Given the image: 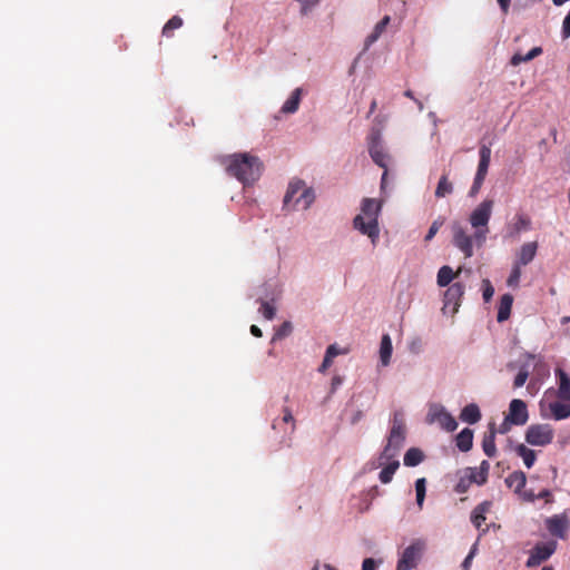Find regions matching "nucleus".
Listing matches in <instances>:
<instances>
[{
  "label": "nucleus",
  "mask_w": 570,
  "mask_h": 570,
  "mask_svg": "<svg viewBox=\"0 0 570 570\" xmlns=\"http://www.w3.org/2000/svg\"><path fill=\"white\" fill-rule=\"evenodd\" d=\"M222 164L227 174L244 185H250L259 179L263 164L257 156L238 153L224 157Z\"/></svg>",
  "instance_id": "f257e3e1"
},
{
  "label": "nucleus",
  "mask_w": 570,
  "mask_h": 570,
  "mask_svg": "<svg viewBox=\"0 0 570 570\" xmlns=\"http://www.w3.org/2000/svg\"><path fill=\"white\" fill-rule=\"evenodd\" d=\"M382 209V203L375 198H363L361 203V213L353 219V227L362 235H366L373 245L376 244L380 236L379 216Z\"/></svg>",
  "instance_id": "f03ea898"
},
{
  "label": "nucleus",
  "mask_w": 570,
  "mask_h": 570,
  "mask_svg": "<svg viewBox=\"0 0 570 570\" xmlns=\"http://www.w3.org/2000/svg\"><path fill=\"white\" fill-rule=\"evenodd\" d=\"M406 436V426L404 414L401 411H395L392 419V426L387 436V442L381 452L379 460L380 464L384 461L392 460L397 456L400 450L403 448Z\"/></svg>",
  "instance_id": "7ed1b4c3"
},
{
  "label": "nucleus",
  "mask_w": 570,
  "mask_h": 570,
  "mask_svg": "<svg viewBox=\"0 0 570 570\" xmlns=\"http://www.w3.org/2000/svg\"><path fill=\"white\" fill-rule=\"evenodd\" d=\"M494 207L493 199H483L470 214L469 222L475 229L474 240L478 247L483 246L489 233L488 224L490 222Z\"/></svg>",
  "instance_id": "20e7f679"
},
{
  "label": "nucleus",
  "mask_w": 570,
  "mask_h": 570,
  "mask_svg": "<svg viewBox=\"0 0 570 570\" xmlns=\"http://www.w3.org/2000/svg\"><path fill=\"white\" fill-rule=\"evenodd\" d=\"M479 156L480 160L478 169L473 179V184L469 190L470 197H475L482 188L491 161V148L487 145H481L479 149Z\"/></svg>",
  "instance_id": "39448f33"
},
{
  "label": "nucleus",
  "mask_w": 570,
  "mask_h": 570,
  "mask_svg": "<svg viewBox=\"0 0 570 570\" xmlns=\"http://www.w3.org/2000/svg\"><path fill=\"white\" fill-rule=\"evenodd\" d=\"M424 549H425L424 541H422V540L413 541L402 552V554L397 561L396 570L414 569L417 566L419 561L421 560Z\"/></svg>",
  "instance_id": "423d86ee"
},
{
  "label": "nucleus",
  "mask_w": 570,
  "mask_h": 570,
  "mask_svg": "<svg viewBox=\"0 0 570 570\" xmlns=\"http://www.w3.org/2000/svg\"><path fill=\"white\" fill-rule=\"evenodd\" d=\"M553 436V429L549 424H532L525 432V441L534 446H546L550 444Z\"/></svg>",
  "instance_id": "0eeeda50"
},
{
  "label": "nucleus",
  "mask_w": 570,
  "mask_h": 570,
  "mask_svg": "<svg viewBox=\"0 0 570 570\" xmlns=\"http://www.w3.org/2000/svg\"><path fill=\"white\" fill-rule=\"evenodd\" d=\"M556 549V541L535 544L527 560V567L532 568L541 564L554 553Z\"/></svg>",
  "instance_id": "6e6552de"
},
{
  "label": "nucleus",
  "mask_w": 570,
  "mask_h": 570,
  "mask_svg": "<svg viewBox=\"0 0 570 570\" xmlns=\"http://www.w3.org/2000/svg\"><path fill=\"white\" fill-rule=\"evenodd\" d=\"M452 230L454 246L458 247L466 258L472 257L473 243H475L474 235H468L465 229L459 224H454Z\"/></svg>",
  "instance_id": "1a4fd4ad"
},
{
  "label": "nucleus",
  "mask_w": 570,
  "mask_h": 570,
  "mask_svg": "<svg viewBox=\"0 0 570 570\" xmlns=\"http://www.w3.org/2000/svg\"><path fill=\"white\" fill-rule=\"evenodd\" d=\"M546 528L553 537L564 539L570 529V521L566 512L546 519Z\"/></svg>",
  "instance_id": "9d476101"
},
{
  "label": "nucleus",
  "mask_w": 570,
  "mask_h": 570,
  "mask_svg": "<svg viewBox=\"0 0 570 570\" xmlns=\"http://www.w3.org/2000/svg\"><path fill=\"white\" fill-rule=\"evenodd\" d=\"M507 416L514 425H524L529 419L527 404L520 399H513L510 402Z\"/></svg>",
  "instance_id": "9b49d317"
},
{
  "label": "nucleus",
  "mask_w": 570,
  "mask_h": 570,
  "mask_svg": "<svg viewBox=\"0 0 570 570\" xmlns=\"http://www.w3.org/2000/svg\"><path fill=\"white\" fill-rule=\"evenodd\" d=\"M272 428L273 430L283 431L284 435L281 440L282 443H285L287 440H289L291 435L295 431V420L289 409L284 410V414L281 419L274 420Z\"/></svg>",
  "instance_id": "f8f14e48"
},
{
  "label": "nucleus",
  "mask_w": 570,
  "mask_h": 570,
  "mask_svg": "<svg viewBox=\"0 0 570 570\" xmlns=\"http://www.w3.org/2000/svg\"><path fill=\"white\" fill-rule=\"evenodd\" d=\"M491 507V501H483L480 504H478L471 513V522L478 530H481V534H484L488 531L487 528L481 529V527L485 521V514L490 511Z\"/></svg>",
  "instance_id": "ddd939ff"
},
{
  "label": "nucleus",
  "mask_w": 570,
  "mask_h": 570,
  "mask_svg": "<svg viewBox=\"0 0 570 570\" xmlns=\"http://www.w3.org/2000/svg\"><path fill=\"white\" fill-rule=\"evenodd\" d=\"M315 200L314 189L311 187H305L292 202L289 209H307Z\"/></svg>",
  "instance_id": "4468645a"
},
{
  "label": "nucleus",
  "mask_w": 570,
  "mask_h": 570,
  "mask_svg": "<svg viewBox=\"0 0 570 570\" xmlns=\"http://www.w3.org/2000/svg\"><path fill=\"white\" fill-rule=\"evenodd\" d=\"M464 295V285L461 283H454L448 287L444 299L445 305H453L454 309L460 305L461 298Z\"/></svg>",
  "instance_id": "2eb2a0df"
},
{
  "label": "nucleus",
  "mask_w": 570,
  "mask_h": 570,
  "mask_svg": "<svg viewBox=\"0 0 570 570\" xmlns=\"http://www.w3.org/2000/svg\"><path fill=\"white\" fill-rule=\"evenodd\" d=\"M556 375L558 377L559 387H558V397L563 402L570 401V377L569 375L562 370L557 368Z\"/></svg>",
  "instance_id": "dca6fc26"
},
{
  "label": "nucleus",
  "mask_w": 570,
  "mask_h": 570,
  "mask_svg": "<svg viewBox=\"0 0 570 570\" xmlns=\"http://www.w3.org/2000/svg\"><path fill=\"white\" fill-rule=\"evenodd\" d=\"M537 249H538L537 242L524 243L518 253V261L515 264H519L520 266L521 265L525 266L529 263H531L533 261V258L535 257Z\"/></svg>",
  "instance_id": "f3484780"
},
{
  "label": "nucleus",
  "mask_w": 570,
  "mask_h": 570,
  "mask_svg": "<svg viewBox=\"0 0 570 570\" xmlns=\"http://www.w3.org/2000/svg\"><path fill=\"white\" fill-rule=\"evenodd\" d=\"M531 228V219L524 214H518L514 217V223L509 227L508 235L510 237H517L522 232H527Z\"/></svg>",
  "instance_id": "a211bd4d"
},
{
  "label": "nucleus",
  "mask_w": 570,
  "mask_h": 570,
  "mask_svg": "<svg viewBox=\"0 0 570 570\" xmlns=\"http://www.w3.org/2000/svg\"><path fill=\"white\" fill-rule=\"evenodd\" d=\"M306 187L304 180L294 178L289 181L286 194L284 196V207L289 208L295 197Z\"/></svg>",
  "instance_id": "6ab92c4d"
},
{
  "label": "nucleus",
  "mask_w": 570,
  "mask_h": 570,
  "mask_svg": "<svg viewBox=\"0 0 570 570\" xmlns=\"http://www.w3.org/2000/svg\"><path fill=\"white\" fill-rule=\"evenodd\" d=\"M490 463L483 460L478 468H468L466 473L471 475L472 480L479 485H483L488 481Z\"/></svg>",
  "instance_id": "aec40b11"
},
{
  "label": "nucleus",
  "mask_w": 570,
  "mask_h": 570,
  "mask_svg": "<svg viewBox=\"0 0 570 570\" xmlns=\"http://www.w3.org/2000/svg\"><path fill=\"white\" fill-rule=\"evenodd\" d=\"M527 483L525 473L522 471H514L505 479L508 488L513 489L514 493L521 494Z\"/></svg>",
  "instance_id": "412c9836"
},
{
  "label": "nucleus",
  "mask_w": 570,
  "mask_h": 570,
  "mask_svg": "<svg viewBox=\"0 0 570 570\" xmlns=\"http://www.w3.org/2000/svg\"><path fill=\"white\" fill-rule=\"evenodd\" d=\"M368 151H370V155H371L373 161L376 165H379L380 167L386 168L387 155L385 154L384 148L377 138H373V140L370 145Z\"/></svg>",
  "instance_id": "4be33fe9"
},
{
  "label": "nucleus",
  "mask_w": 570,
  "mask_h": 570,
  "mask_svg": "<svg viewBox=\"0 0 570 570\" xmlns=\"http://www.w3.org/2000/svg\"><path fill=\"white\" fill-rule=\"evenodd\" d=\"M495 434H497L495 424L491 423L489 425V432L484 434L483 440H482L483 452L489 458H493L497 454Z\"/></svg>",
  "instance_id": "5701e85b"
},
{
  "label": "nucleus",
  "mask_w": 570,
  "mask_h": 570,
  "mask_svg": "<svg viewBox=\"0 0 570 570\" xmlns=\"http://www.w3.org/2000/svg\"><path fill=\"white\" fill-rule=\"evenodd\" d=\"M513 304V296L511 294H504L501 296L498 306V322H504L510 317L511 308Z\"/></svg>",
  "instance_id": "b1692460"
},
{
  "label": "nucleus",
  "mask_w": 570,
  "mask_h": 570,
  "mask_svg": "<svg viewBox=\"0 0 570 570\" xmlns=\"http://www.w3.org/2000/svg\"><path fill=\"white\" fill-rule=\"evenodd\" d=\"M383 461H384V463L382 464L383 469L380 472L379 478L382 483L386 484L392 481L394 473L396 472V470L400 466V462L396 458L389 460V461H385V460H383Z\"/></svg>",
  "instance_id": "393cba45"
},
{
  "label": "nucleus",
  "mask_w": 570,
  "mask_h": 570,
  "mask_svg": "<svg viewBox=\"0 0 570 570\" xmlns=\"http://www.w3.org/2000/svg\"><path fill=\"white\" fill-rule=\"evenodd\" d=\"M460 419L469 424H475L481 419L479 406L474 403L465 405L461 411Z\"/></svg>",
  "instance_id": "a878e982"
},
{
  "label": "nucleus",
  "mask_w": 570,
  "mask_h": 570,
  "mask_svg": "<svg viewBox=\"0 0 570 570\" xmlns=\"http://www.w3.org/2000/svg\"><path fill=\"white\" fill-rule=\"evenodd\" d=\"M456 446L462 452H468L473 446V431L471 429H463L455 438Z\"/></svg>",
  "instance_id": "bb28decb"
},
{
  "label": "nucleus",
  "mask_w": 570,
  "mask_h": 570,
  "mask_svg": "<svg viewBox=\"0 0 570 570\" xmlns=\"http://www.w3.org/2000/svg\"><path fill=\"white\" fill-rule=\"evenodd\" d=\"M389 23L390 17L385 16L381 21H379L375 24L373 31L365 39V50H367L375 41H377L381 35L385 31Z\"/></svg>",
  "instance_id": "cd10ccee"
},
{
  "label": "nucleus",
  "mask_w": 570,
  "mask_h": 570,
  "mask_svg": "<svg viewBox=\"0 0 570 570\" xmlns=\"http://www.w3.org/2000/svg\"><path fill=\"white\" fill-rule=\"evenodd\" d=\"M393 352L392 340L389 334H384L380 345V361L383 366H387Z\"/></svg>",
  "instance_id": "c85d7f7f"
},
{
  "label": "nucleus",
  "mask_w": 570,
  "mask_h": 570,
  "mask_svg": "<svg viewBox=\"0 0 570 570\" xmlns=\"http://www.w3.org/2000/svg\"><path fill=\"white\" fill-rule=\"evenodd\" d=\"M433 420H436L440 425L448 432H453L458 428V422L455 419L443 410L435 413Z\"/></svg>",
  "instance_id": "c756f323"
},
{
  "label": "nucleus",
  "mask_w": 570,
  "mask_h": 570,
  "mask_svg": "<svg viewBox=\"0 0 570 570\" xmlns=\"http://www.w3.org/2000/svg\"><path fill=\"white\" fill-rule=\"evenodd\" d=\"M518 456L523 460L524 465L531 469L537 460V454L533 450L529 449L524 444H518L514 449Z\"/></svg>",
  "instance_id": "7c9ffc66"
},
{
  "label": "nucleus",
  "mask_w": 570,
  "mask_h": 570,
  "mask_svg": "<svg viewBox=\"0 0 570 570\" xmlns=\"http://www.w3.org/2000/svg\"><path fill=\"white\" fill-rule=\"evenodd\" d=\"M549 410L553 419L558 421L570 416V404L552 402L549 404Z\"/></svg>",
  "instance_id": "2f4dec72"
},
{
  "label": "nucleus",
  "mask_w": 570,
  "mask_h": 570,
  "mask_svg": "<svg viewBox=\"0 0 570 570\" xmlns=\"http://www.w3.org/2000/svg\"><path fill=\"white\" fill-rule=\"evenodd\" d=\"M423 459L424 454L420 449L411 448L405 452L403 462L406 466H416L423 461Z\"/></svg>",
  "instance_id": "473e14b6"
},
{
  "label": "nucleus",
  "mask_w": 570,
  "mask_h": 570,
  "mask_svg": "<svg viewBox=\"0 0 570 570\" xmlns=\"http://www.w3.org/2000/svg\"><path fill=\"white\" fill-rule=\"evenodd\" d=\"M302 90L299 88L295 89L289 98L284 102L282 107V111L285 114H293L298 109L301 101Z\"/></svg>",
  "instance_id": "72a5a7b5"
},
{
  "label": "nucleus",
  "mask_w": 570,
  "mask_h": 570,
  "mask_svg": "<svg viewBox=\"0 0 570 570\" xmlns=\"http://www.w3.org/2000/svg\"><path fill=\"white\" fill-rule=\"evenodd\" d=\"M541 53H542V48L541 47L532 48L527 55H522V53L517 52L511 58V65L519 66L522 62H528V61L537 58Z\"/></svg>",
  "instance_id": "f704fd0d"
},
{
  "label": "nucleus",
  "mask_w": 570,
  "mask_h": 570,
  "mask_svg": "<svg viewBox=\"0 0 570 570\" xmlns=\"http://www.w3.org/2000/svg\"><path fill=\"white\" fill-rule=\"evenodd\" d=\"M452 193L453 184L449 180L448 175H442L435 189V197L443 198Z\"/></svg>",
  "instance_id": "c9c22d12"
},
{
  "label": "nucleus",
  "mask_w": 570,
  "mask_h": 570,
  "mask_svg": "<svg viewBox=\"0 0 570 570\" xmlns=\"http://www.w3.org/2000/svg\"><path fill=\"white\" fill-rule=\"evenodd\" d=\"M454 277L455 274L450 266H442L438 272V285L441 287L448 286Z\"/></svg>",
  "instance_id": "e433bc0d"
},
{
  "label": "nucleus",
  "mask_w": 570,
  "mask_h": 570,
  "mask_svg": "<svg viewBox=\"0 0 570 570\" xmlns=\"http://www.w3.org/2000/svg\"><path fill=\"white\" fill-rule=\"evenodd\" d=\"M183 26V19L179 16H173L163 28V36L170 38L173 37L174 30Z\"/></svg>",
  "instance_id": "4c0bfd02"
},
{
  "label": "nucleus",
  "mask_w": 570,
  "mask_h": 570,
  "mask_svg": "<svg viewBox=\"0 0 570 570\" xmlns=\"http://www.w3.org/2000/svg\"><path fill=\"white\" fill-rule=\"evenodd\" d=\"M415 492H416V504L421 510L423 508L425 493H426V480L425 478H420L415 481Z\"/></svg>",
  "instance_id": "58836bf2"
},
{
  "label": "nucleus",
  "mask_w": 570,
  "mask_h": 570,
  "mask_svg": "<svg viewBox=\"0 0 570 570\" xmlns=\"http://www.w3.org/2000/svg\"><path fill=\"white\" fill-rule=\"evenodd\" d=\"M472 483H475L474 480H472L471 475L466 473L465 476L460 478L454 487V491L460 494L465 493Z\"/></svg>",
  "instance_id": "ea45409f"
},
{
  "label": "nucleus",
  "mask_w": 570,
  "mask_h": 570,
  "mask_svg": "<svg viewBox=\"0 0 570 570\" xmlns=\"http://www.w3.org/2000/svg\"><path fill=\"white\" fill-rule=\"evenodd\" d=\"M529 377V371L525 365L521 366L519 373L515 375L513 381V387L519 389L524 385Z\"/></svg>",
  "instance_id": "a19ab883"
},
{
  "label": "nucleus",
  "mask_w": 570,
  "mask_h": 570,
  "mask_svg": "<svg viewBox=\"0 0 570 570\" xmlns=\"http://www.w3.org/2000/svg\"><path fill=\"white\" fill-rule=\"evenodd\" d=\"M292 328L293 327L289 322H284L275 332L272 341L274 342V341L282 340V338L288 336L292 332Z\"/></svg>",
  "instance_id": "79ce46f5"
},
{
  "label": "nucleus",
  "mask_w": 570,
  "mask_h": 570,
  "mask_svg": "<svg viewBox=\"0 0 570 570\" xmlns=\"http://www.w3.org/2000/svg\"><path fill=\"white\" fill-rule=\"evenodd\" d=\"M521 277V267L519 264H514L510 276L508 277L507 284L509 286H518Z\"/></svg>",
  "instance_id": "37998d69"
},
{
  "label": "nucleus",
  "mask_w": 570,
  "mask_h": 570,
  "mask_svg": "<svg viewBox=\"0 0 570 570\" xmlns=\"http://www.w3.org/2000/svg\"><path fill=\"white\" fill-rule=\"evenodd\" d=\"M259 312L266 320H273L275 316V307L268 302H263L259 308Z\"/></svg>",
  "instance_id": "c03bdc74"
},
{
  "label": "nucleus",
  "mask_w": 570,
  "mask_h": 570,
  "mask_svg": "<svg viewBox=\"0 0 570 570\" xmlns=\"http://www.w3.org/2000/svg\"><path fill=\"white\" fill-rule=\"evenodd\" d=\"M482 294H483V299L485 302H490L493 294H494V288L491 284V282L489 279H483L482 281Z\"/></svg>",
  "instance_id": "a18cd8bd"
},
{
  "label": "nucleus",
  "mask_w": 570,
  "mask_h": 570,
  "mask_svg": "<svg viewBox=\"0 0 570 570\" xmlns=\"http://www.w3.org/2000/svg\"><path fill=\"white\" fill-rule=\"evenodd\" d=\"M318 3H320V0H303L301 2V12H302V14H307Z\"/></svg>",
  "instance_id": "49530a36"
},
{
  "label": "nucleus",
  "mask_w": 570,
  "mask_h": 570,
  "mask_svg": "<svg viewBox=\"0 0 570 570\" xmlns=\"http://www.w3.org/2000/svg\"><path fill=\"white\" fill-rule=\"evenodd\" d=\"M441 225H442V223L439 222V220H434L432 223V225L429 228L428 234L425 235V240L426 242L431 240L435 236V234L439 232Z\"/></svg>",
  "instance_id": "de8ad7c7"
},
{
  "label": "nucleus",
  "mask_w": 570,
  "mask_h": 570,
  "mask_svg": "<svg viewBox=\"0 0 570 570\" xmlns=\"http://www.w3.org/2000/svg\"><path fill=\"white\" fill-rule=\"evenodd\" d=\"M475 552H476V543L473 544V547L471 548L469 554L463 560L462 566H461L463 570H470L471 561H472Z\"/></svg>",
  "instance_id": "09e8293b"
},
{
  "label": "nucleus",
  "mask_w": 570,
  "mask_h": 570,
  "mask_svg": "<svg viewBox=\"0 0 570 570\" xmlns=\"http://www.w3.org/2000/svg\"><path fill=\"white\" fill-rule=\"evenodd\" d=\"M561 33L563 39H568L570 37V11L563 19Z\"/></svg>",
  "instance_id": "8fccbe9b"
},
{
  "label": "nucleus",
  "mask_w": 570,
  "mask_h": 570,
  "mask_svg": "<svg viewBox=\"0 0 570 570\" xmlns=\"http://www.w3.org/2000/svg\"><path fill=\"white\" fill-rule=\"evenodd\" d=\"M514 425L513 422H510L509 421V417L505 415L503 422L499 425L497 433H500V434H507L510 430H511V426Z\"/></svg>",
  "instance_id": "3c124183"
},
{
  "label": "nucleus",
  "mask_w": 570,
  "mask_h": 570,
  "mask_svg": "<svg viewBox=\"0 0 570 570\" xmlns=\"http://www.w3.org/2000/svg\"><path fill=\"white\" fill-rule=\"evenodd\" d=\"M347 351L346 350H341L338 348V346L336 344H332L327 347L326 350V354L334 358L335 356L340 355V354H346Z\"/></svg>",
  "instance_id": "603ef678"
},
{
  "label": "nucleus",
  "mask_w": 570,
  "mask_h": 570,
  "mask_svg": "<svg viewBox=\"0 0 570 570\" xmlns=\"http://www.w3.org/2000/svg\"><path fill=\"white\" fill-rule=\"evenodd\" d=\"M518 495L527 502H533L537 500V495L533 493V491H525L524 489L522 490V493Z\"/></svg>",
  "instance_id": "864d4df0"
},
{
  "label": "nucleus",
  "mask_w": 570,
  "mask_h": 570,
  "mask_svg": "<svg viewBox=\"0 0 570 570\" xmlns=\"http://www.w3.org/2000/svg\"><path fill=\"white\" fill-rule=\"evenodd\" d=\"M333 358L330 357L326 353L324 356V360L318 368L320 372L324 373L331 365H332Z\"/></svg>",
  "instance_id": "5fc2aeb1"
},
{
  "label": "nucleus",
  "mask_w": 570,
  "mask_h": 570,
  "mask_svg": "<svg viewBox=\"0 0 570 570\" xmlns=\"http://www.w3.org/2000/svg\"><path fill=\"white\" fill-rule=\"evenodd\" d=\"M375 561L372 558L364 559L362 563V570H375Z\"/></svg>",
  "instance_id": "6e6d98bb"
},
{
  "label": "nucleus",
  "mask_w": 570,
  "mask_h": 570,
  "mask_svg": "<svg viewBox=\"0 0 570 570\" xmlns=\"http://www.w3.org/2000/svg\"><path fill=\"white\" fill-rule=\"evenodd\" d=\"M537 499H546L547 502H550L552 500V494L548 489H543L539 494H537Z\"/></svg>",
  "instance_id": "4d7b16f0"
},
{
  "label": "nucleus",
  "mask_w": 570,
  "mask_h": 570,
  "mask_svg": "<svg viewBox=\"0 0 570 570\" xmlns=\"http://www.w3.org/2000/svg\"><path fill=\"white\" fill-rule=\"evenodd\" d=\"M497 1L499 3L500 8L502 9V11L504 13H507L509 10L511 0H497Z\"/></svg>",
  "instance_id": "13d9d810"
},
{
  "label": "nucleus",
  "mask_w": 570,
  "mask_h": 570,
  "mask_svg": "<svg viewBox=\"0 0 570 570\" xmlns=\"http://www.w3.org/2000/svg\"><path fill=\"white\" fill-rule=\"evenodd\" d=\"M250 333H252L255 337H262V335H263L262 330H261L257 325H252V326H250Z\"/></svg>",
  "instance_id": "bf43d9fd"
},
{
  "label": "nucleus",
  "mask_w": 570,
  "mask_h": 570,
  "mask_svg": "<svg viewBox=\"0 0 570 570\" xmlns=\"http://www.w3.org/2000/svg\"><path fill=\"white\" fill-rule=\"evenodd\" d=\"M362 416H363L362 411H357V412L354 414L353 419H352V424L357 423V422L362 419Z\"/></svg>",
  "instance_id": "052dcab7"
},
{
  "label": "nucleus",
  "mask_w": 570,
  "mask_h": 570,
  "mask_svg": "<svg viewBox=\"0 0 570 570\" xmlns=\"http://www.w3.org/2000/svg\"><path fill=\"white\" fill-rule=\"evenodd\" d=\"M550 136L552 137L553 142H558V130H557V128H551L550 129Z\"/></svg>",
  "instance_id": "680f3d73"
},
{
  "label": "nucleus",
  "mask_w": 570,
  "mask_h": 570,
  "mask_svg": "<svg viewBox=\"0 0 570 570\" xmlns=\"http://www.w3.org/2000/svg\"><path fill=\"white\" fill-rule=\"evenodd\" d=\"M341 383H342V379L340 376L333 377V380H332L333 387L338 386Z\"/></svg>",
  "instance_id": "e2e57ef3"
},
{
  "label": "nucleus",
  "mask_w": 570,
  "mask_h": 570,
  "mask_svg": "<svg viewBox=\"0 0 570 570\" xmlns=\"http://www.w3.org/2000/svg\"><path fill=\"white\" fill-rule=\"evenodd\" d=\"M376 107H377V102H376V100H373L370 106L368 116H371L375 111Z\"/></svg>",
  "instance_id": "0e129e2a"
},
{
  "label": "nucleus",
  "mask_w": 570,
  "mask_h": 570,
  "mask_svg": "<svg viewBox=\"0 0 570 570\" xmlns=\"http://www.w3.org/2000/svg\"><path fill=\"white\" fill-rule=\"evenodd\" d=\"M404 95H405L406 97L411 98V99H414V97H413V92H412L411 90H406V91L404 92Z\"/></svg>",
  "instance_id": "69168bd1"
},
{
  "label": "nucleus",
  "mask_w": 570,
  "mask_h": 570,
  "mask_svg": "<svg viewBox=\"0 0 570 570\" xmlns=\"http://www.w3.org/2000/svg\"><path fill=\"white\" fill-rule=\"evenodd\" d=\"M525 356H527L528 360H533L534 358V355L530 354V353H527Z\"/></svg>",
  "instance_id": "338daca9"
},
{
  "label": "nucleus",
  "mask_w": 570,
  "mask_h": 570,
  "mask_svg": "<svg viewBox=\"0 0 570 570\" xmlns=\"http://www.w3.org/2000/svg\"><path fill=\"white\" fill-rule=\"evenodd\" d=\"M541 570H554V569L552 567H550V566H546Z\"/></svg>",
  "instance_id": "774afa93"
}]
</instances>
